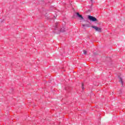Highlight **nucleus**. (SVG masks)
<instances>
[{
	"instance_id": "f257e3e1",
	"label": "nucleus",
	"mask_w": 125,
	"mask_h": 125,
	"mask_svg": "<svg viewBox=\"0 0 125 125\" xmlns=\"http://www.w3.org/2000/svg\"><path fill=\"white\" fill-rule=\"evenodd\" d=\"M87 19H88V20L91 21L92 22H95L97 21V19L92 16L88 15Z\"/></svg>"
},
{
	"instance_id": "f03ea898",
	"label": "nucleus",
	"mask_w": 125,
	"mask_h": 125,
	"mask_svg": "<svg viewBox=\"0 0 125 125\" xmlns=\"http://www.w3.org/2000/svg\"><path fill=\"white\" fill-rule=\"evenodd\" d=\"M92 28L93 29H95V30H96V31H97L98 32H101V28H99L97 26H93Z\"/></svg>"
},
{
	"instance_id": "7ed1b4c3",
	"label": "nucleus",
	"mask_w": 125,
	"mask_h": 125,
	"mask_svg": "<svg viewBox=\"0 0 125 125\" xmlns=\"http://www.w3.org/2000/svg\"><path fill=\"white\" fill-rule=\"evenodd\" d=\"M76 15L77 17H79V18H80L81 20H83V16L80 15V13H77Z\"/></svg>"
},
{
	"instance_id": "20e7f679",
	"label": "nucleus",
	"mask_w": 125,
	"mask_h": 125,
	"mask_svg": "<svg viewBox=\"0 0 125 125\" xmlns=\"http://www.w3.org/2000/svg\"><path fill=\"white\" fill-rule=\"evenodd\" d=\"M60 32H62V33L66 31V27L65 26H63L60 30H59Z\"/></svg>"
},
{
	"instance_id": "39448f33",
	"label": "nucleus",
	"mask_w": 125,
	"mask_h": 125,
	"mask_svg": "<svg viewBox=\"0 0 125 125\" xmlns=\"http://www.w3.org/2000/svg\"><path fill=\"white\" fill-rule=\"evenodd\" d=\"M58 22H56L55 23V30H59V28H58Z\"/></svg>"
},
{
	"instance_id": "423d86ee",
	"label": "nucleus",
	"mask_w": 125,
	"mask_h": 125,
	"mask_svg": "<svg viewBox=\"0 0 125 125\" xmlns=\"http://www.w3.org/2000/svg\"><path fill=\"white\" fill-rule=\"evenodd\" d=\"M120 82L121 83L122 86H124V82H123V79L122 78V77H120Z\"/></svg>"
},
{
	"instance_id": "0eeeda50",
	"label": "nucleus",
	"mask_w": 125,
	"mask_h": 125,
	"mask_svg": "<svg viewBox=\"0 0 125 125\" xmlns=\"http://www.w3.org/2000/svg\"><path fill=\"white\" fill-rule=\"evenodd\" d=\"M82 88L83 90V89L84 88L83 83H82Z\"/></svg>"
},
{
	"instance_id": "6e6552de",
	"label": "nucleus",
	"mask_w": 125,
	"mask_h": 125,
	"mask_svg": "<svg viewBox=\"0 0 125 125\" xmlns=\"http://www.w3.org/2000/svg\"><path fill=\"white\" fill-rule=\"evenodd\" d=\"M87 52V51H86V50H83V54H86V53Z\"/></svg>"
},
{
	"instance_id": "1a4fd4ad",
	"label": "nucleus",
	"mask_w": 125,
	"mask_h": 125,
	"mask_svg": "<svg viewBox=\"0 0 125 125\" xmlns=\"http://www.w3.org/2000/svg\"><path fill=\"white\" fill-rule=\"evenodd\" d=\"M83 27H86V24H83Z\"/></svg>"
},
{
	"instance_id": "9d476101",
	"label": "nucleus",
	"mask_w": 125,
	"mask_h": 125,
	"mask_svg": "<svg viewBox=\"0 0 125 125\" xmlns=\"http://www.w3.org/2000/svg\"><path fill=\"white\" fill-rule=\"evenodd\" d=\"M90 1L92 2V0H90Z\"/></svg>"
},
{
	"instance_id": "9b49d317",
	"label": "nucleus",
	"mask_w": 125,
	"mask_h": 125,
	"mask_svg": "<svg viewBox=\"0 0 125 125\" xmlns=\"http://www.w3.org/2000/svg\"><path fill=\"white\" fill-rule=\"evenodd\" d=\"M1 22H3V21H2Z\"/></svg>"
}]
</instances>
